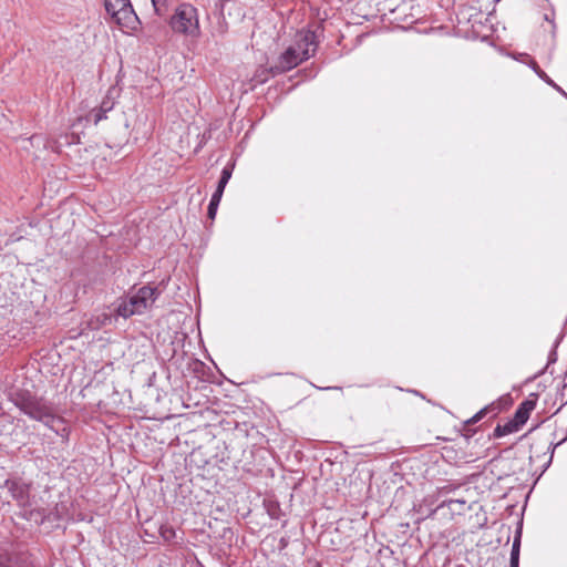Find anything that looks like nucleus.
<instances>
[{"label":"nucleus","mask_w":567,"mask_h":567,"mask_svg":"<svg viewBox=\"0 0 567 567\" xmlns=\"http://www.w3.org/2000/svg\"><path fill=\"white\" fill-rule=\"evenodd\" d=\"M231 174H233V166L226 165L221 171L220 178L218 181L216 188L224 192L227 183L231 178Z\"/></svg>","instance_id":"12"},{"label":"nucleus","mask_w":567,"mask_h":567,"mask_svg":"<svg viewBox=\"0 0 567 567\" xmlns=\"http://www.w3.org/2000/svg\"><path fill=\"white\" fill-rule=\"evenodd\" d=\"M159 291L155 287L143 286L134 295L128 296V301L138 315L147 310L158 298Z\"/></svg>","instance_id":"5"},{"label":"nucleus","mask_w":567,"mask_h":567,"mask_svg":"<svg viewBox=\"0 0 567 567\" xmlns=\"http://www.w3.org/2000/svg\"><path fill=\"white\" fill-rule=\"evenodd\" d=\"M535 406L536 398L523 401L518 405L513 419L523 426L527 422L529 414L535 409Z\"/></svg>","instance_id":"7"},{"label":"nucleus","mask_w":567,"mask_h":567,"mask_svg":"<svg viewBox=\"0 0 567 567\" xmlns=\"http://www.w3.org/2000/svg\"><path fill=\"white\" fill-rule=\"evenodd\" d=\"M547 84H549L550 86H553L557 92H559L561 95H566L567 93L559 86L557 85L547 74L545 76V79H543Z\"/></svg>","instance_id":"19"},{"label":"nucleus","mask_w":567,"mask_h":567,"mask_svg":"<svg viewBox=\"0 0 567 567\" xmlns=\"http://www.w3.org/2000/svg\"><path fill=\"white\" fill-rule=\"evenodd\" d=\"M159 536L166 543H171L176 537V532L171 525H161L158 528Z\"/></svg>","instance_id":"13"},{"label":"nucleus","mask_w":567,"mask_h":567,"mask_svg":"<svg viewBox=\"0 0 567 567\" xmlns=\"http://www.w3.org/2000/svg\"><path fill=\"white\" fill-rule=\"evenodd\" d=\"M30 143L33 145L34 143H39L42 141V137L40 135H33L30 137Z\"/></svg>","instance_id":"23"},{"label":"nucleus","mask_w":567,"mask_h":567,"mask_svg":"<svg viewBox=\"0 0 567 567\" xmlns=\"http://www.w3.org/2000/svg\"><path fill=\"white\" fill-rule=\"evenodd\" d=\"M454 503H457V504H461V505H464V504H465V502H464V501H461V499H450V501L447 502V504H449V505L454 504Z\"/></svg>","instance_id":"24"},{"label":"nucleus","mask_w":567,"mask_h":567,"mask_svg":"<svg viewBox=\"0 0 567 567\" xmlns=\"http://www.w3.org/2000/svg\"><path fill=\"white\" fill-rule=\"evenodd\" d=\"M16 404L25 415L43 423L61 437L69 436L64 420L58 415L54 404L50 401L28 394L18 398Z\"/></svg>","instance_id":"1"},{"label":"nucleus","mask_w":567,"mask_h":567,"mask_svg":"<svg viewBox=\"0 0 567 567\" xmlns=\"http://www.w3.org/2000/svg\"><path fill=\"white\" fill-rule=\"evenodd\" d=\"M218 206H219L218 204H215V203H210V202H209L208 209H207V215H208V217H209L210 219H214V218H215Z\"/></svg>","instance_id":"21"},{"label":"nucleus","mask_w":567,"mask_h":567,"mask_svg":"<svg viewBox=\"0 0 567 567\" xmlns=\"http://www.w3.org/2000/svg\"><path fill=\"white\" fill-rule=\"evenodd\" d=\"M520 427H522V425L519 423H517V421L512 419V420L507 421L503 425L498 424L494 429L493 436L494 437H502V436H505L507 434L517 432Z\"/></svg>","instance_id":"8"},{"label":"nucleus","mask_w":567,"mask_h":567,"mask_svg":"<svg viewBox=\"0 0 567 567\" xmlns=\"http://www.w3.org/2000/svg\"><path fill=\"white\" fill-rule=\"evenodd\" d=\"M565 97L567 99V94L565 95Z\"/></svg>","instance_id":"26"},{"label":"nucleus","mask_w":567,"mask_h":567,"mask_svg":"<svg viewBox=\"0 0 567 567\" xmlns=\"http://www.w3.org/2000/svg\"><path fill=\"white\" fill-rule=\"evenodd\" d=\"M107 14L123 30L134 31L140 25V19L130 0H104Z\"/></svg>","instance_id":"4"},{"label":"nucleus","mask_w":567,"mask_h":567,"mask_svg":"<svg viewBox=\"0 0 567 567\" xmlns=\"http://www.w3.org/2000/svg\"><path fill=\"white\" fill-rule=\"evenodd\" d=\"M223 194H224L223 190H219V189L216 188V190L212 195L210 203H215V204L219 205V203L221 200V197H223Z\"/></svg>","instance_id":"22"},{"label":"nucleus","mask_w":567,"mask_h":567,"mask_svg":"<svg viewBox=\"0 0 567 567\" xmlns=\"http://www.w3.org/2000/svg\"><path fill=\"white\" fill-rule=\"evenodd\" d=\"M100 107L102 109V111L107 113L114 107V102L111 99L106 97L102 101Z\"/></svg>","instance_id":"18"},{"label":"nucleus","mask_w":567,"mask_h":567,"mask_svg":"<svg viewBox=\"0 0 567 567\" xmlns=\"http://www.w3.org/2000/svg\"><path fill=\"white\" fill-rule=\"evenodd\" d=\"M169 25L176 33L186 37L199 35V20L197 9L190 3H181L169 19Z\"/></svg>","instance_id":"3"},{"label":"nucleus","mask_w":567,"mask_h":567,"mask_svg":"<svg viewBox=\"0 0 567 567\" xmlns=\"http://www.w3.org/2000/svg\"><path fill=\"white\" fill-rule=\"evenodd\" d=\"M3 487L9 491L19 506L24 508L31 506L30 484L24 483L20 478H8L4 481Z\"/></svg>","instance_id":"6"},{"label":"nucleus","mask_w":567,"mask_h":567,"mask_svg":"<svg viewBox=\"0 0 567 567\" xmlns=\"http://www.w3.org/2000/svg\"><path fill=\"white\" fill-rule=\"evenodd\" d=\"M520 533L514 537L511 550L509 567H519Z\"/></svg>","instance_id":"10"},{"label":"nucleus","mask_w":567,"mask_h":567,"mask_svg":"<svg viewBox=\"0 0 567 567\" xmlns=\"http://www.w3.org/2000/svg\"><path fill=\"white\" fill-rule=\"evenodd\" d=\"M529 65L540 79H545L546 73L538 66L536 61L532 60Z\"/></svg>","instance_id":"20"},{"label":"nucleus","mask_w":567,"mask_h":567,"mask_svg":"<svg viewBox=\"0 0 567 567\" xmlns=\"http://www.w3.org/2000/svg\"><path fill=\"white\" fill-rule=\"evenodd\" d=\"M566 439L561 440L560 442H557V444L554 445V449L557 446V445H560V443H563Z\"/></svg>","instance_id":"25"},{"label":"nucleus","mask_w":567,"mask_h":567,"mask_svg":"<svg viewBox=\"0 0 567 567\" xmlns=\"http://www.w3.org/2000/svg\"><path fill=\"white\" fill-rule=\"evenodd\" d=\"M489 410V406H485L484 409L480 410L476 414H474L471 419H468L465 423L466 425H470V424H475L477 423L478 421H481L485 415L486 413L488 412Z\"/></svg>","instance_id":"17"},{"label":"nucleus","mask_w":567,"mask_h":567,"mask_svg":"<svg viewBox=\"0 0 567 567\" xmlns=\"http://www.w3.org/2000/svg\"><path fill=\"white\" fill-rule=\"evenodd\" d=\"M0 567H17L13 558L2 550H0Z\"/></svg>","instance_id":"16"},{"label":"nucleus","mask_w":567,"mask_h":567,"mask_svg":"<svg viewBox=\"0 0 567 567\" xmlns=\"http://www.w3.org/2000/svg\"><path fill=\"white\" fill-rule=\"evenodd\" d=\"M318 48L315 32L307 30L297 34L295 42L289 45L271 64L272 74H282L298 66L315 55Z\"/></svg>","instance_id":"2"},{"label":"nucleus","mask_w":567,"mask_h":567,"mask_svg":"<svg viewBox=\"0 0 567 567\" xmlns=\"http://www.w3.org/2000/svg\"><path fill=\"white\" fill-rule=\"evenodd\" d=\"M115 312L118 317L130 318L134 315H138L137 310L133 308L128 301V297L122 298L118 300Z\"/></svg>","instance_id":"9"},{"label":"nucleus","mask_w":567,"mask_h":567,"mask_svg":"<svg viewBox=\"0 0 567 567\" xmlns=\"http://www.w3.org/2000/svg\"><path fill=\"white\" fill-rule=\"evenodd\" d=\"M105 117L106 113L102 111L101 107L93 109L89 114V120H92L95 125L99 124Z\"/></svg>","instance_id":"15"},{"label":"nucleus","mask_w":567,"mask_h":567,"mask_svg":"<svg viewBox=\"0 0 567 567\" xmlns=\"http://www.w3.org/2000/svg\"><path fill=\"white\" fill-rule=\"evenodd\" d=\"M276 74H272L271 65L269 68H261L256 71L254 81L257 84H264L266 83L270 76H275Z\"/></svg>","instance_id":"11"},{"label":"nucleus","mask_w":567,"mask_h":567,"mask_svg":"<svg viewBox=\"0 0 567 567\" xmlns=\"http://www.w3.org/2000/svg\"><path fill=\"white\" fill-rule=\"evenodd\" d=\"M154 11L157 16H163L167 9L169 0H151Z\"/></svg>","instance_id":"14"}]
</instances>
